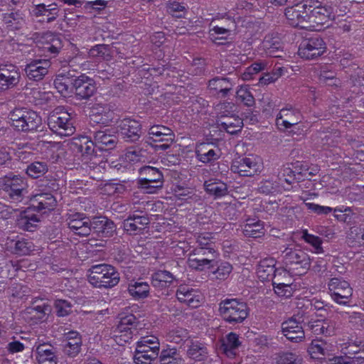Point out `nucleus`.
<instances>
[{
    "label": "nucleus",
    "mask_w": 364,
    "mask_h": 364,
    "mask_svg": "<svg viewBox=\"0 0 364 364\" xmlns=\"http://www.w3.org/2000/svg\"><path fill=\"white\" fill-rule=\"evenodd\" d=\"M66 221L70 230L75 235L86 237L91 233L90 218L85 213L78 212L70 213L68 215Z\"/></svg>",
    "instance_id": "nucleus-19"
},
{
    "label": "nucleus",
    "mask_w": 364,
    "mask_h": 364,
    "mask_svg": "<svg viewBox=\"0 0 364 364\" xmlns=\"http://www.w3.org/2000/svg\"><path fill=\"white\" fill-rule=\"evenodd\" d=\"M48 171L47 163L43 161H34L28 165L26 173L32 178H38Z\"/></svg>",
    "instance_id": "nucleus-48"
},
{
    "label": "nucleus",
    "mask_w": 364,
    "mask_h": 364,
    "mask_svg": "<svg viewBox=\"0 0 364 364\" xmlns=\"http://www.w3.org/2000/svg\"><path fill=\"white\" fill-rule=\"evenodd\" d=\"M232 83L227 77H216L209 80L208 87L221 95V97H225L228 92L232 90Z\"/></svg>",
    "instance_id": "nucleus-41"
},
{
    "label": "nucleus",
    "mask_w": 364,
    "mask_h": 364,
    "mask_svg": "<svg viewBox=\"0 0 364 364\" xmlns=\"http://www.w3.org/2000/svg\"><path fill=\"white\" fill-rule=\"evenodd\" d=\"M302 119L300 110L291 105L282 109L276 118V124L279 129L285 131L299 124Z\"/></svg>",
    "instance_id": "nucleus-14"
},
{
    "label": "nucleus",
    "mask_w": 364,
    "mask_h": 364,
    "mask_svg": "<svg viewBox=\"0 0 364 364\" xmlns=\"http://www.w3.org/2000/svg\"><path fill=\"white\" fill-rule=\"evenodd\" d=\"M196 243L197 247L195 248L208 249L209 247L215 248V244L213 241V238L210 234H200L197 237Z\"/></svg>",
    "instance_id": "nucleus-63"
},
{
    "label": "nucleus",
    "mask_w": 364,
    "mask_h": 364,
    "mask_svg": "<svg viewBox=\"0 0 364 364\" xmlns=\"http://www.w3.org/2000/svg\"><path fill=\"white\" fill-rule=\"evenodd\" d=\"M88 272V281L95 287L112 288L119 282V273L110 264L92 265Z\"/></svg>",
    "instance_id": "nucleus-1"
},
{
    "label": "nucleus",
    "mask_w": 364,
    "mask_h": 364,
    "mask_svg": "<svg viewBox=\"0 0 364 364\" xmlns=\"http://www.w3.org/2000/svg\"><path fill=\"white\" fill-rule=\"evenodd\" d=\"M146 141L156 151H165L170 148L175 140V134L171 129L162 124L151 126L148 132Z\"/></svg>",
    "instance_id": "nucleus-7"
},
{
    "label": "nucleus",
    "mask_w": 364,
    "mask_h": 364,
    "mask_svg": "<svg viewBox=\"0 0 364 364\" xmlns=\"http://www.w3.org/2000/svg\"><path fill=\"white\" fill-rule=\"evenodd\" d=\"M55 307L58 316H65L72 312L73 304L65 299H57L55 301Z\"/></svg>",
    "instance_id": "nucleus-60"
},
{
    "label": "nucleus",
    "mask_w": 364,
    "mask_h": 364,
    "mask_svg": "<svg viewBox=\"0 0 364 364\" xmlns=\"http://www.w3.org/2000/svg\"><path fill=\"white\" fill-rule=\"evenodd\" d=\"M326 50L323 38L315 36L304 40L298 50L299 55L306 60H314L321 56Z\"/></svg>",
    "instance_id": "nucleus-12"
},
{
    "label": "nucleus",
    "mask_w": 364,
    "mask_h": 364,
    "mask_svg": "<svg viewBox=\"0 0 364 364\" xmlns=\"http://www.w3.org/2000/svg\"><path fill=\"white\" fill-rule=\"evenodd\" d=\"M48 125L54 133L63 136H70L75 132L71 113L61 107H57L48 115Z\"/></svg>",
    "instance_id": "nucleus-5"
},
{
    "label": "nucleus",
    "mask_w": 364,
    "mask_h": 364,
    "mask_svg": "<svg viewBox=\"0 0 364 364\" xmlns=\"http://www.w3.org/2000/svg\"><path fill=\"white\" fill-rule=\"evenodd\" d=\"M331 346L323 340H313L308 347V353L313 359H323L329 355Z\"/></svg>",
    "instance_id": "nucleus-36"
},
{
    "label": "nucleus",
    "mask_w": 364,
    "mask_h": 364,
    "mask_svg": "<svg viewBox=\"0 0 364 364\" xmlns=\"http://www.w3.org/2000/svg\"><path fill=\"white\" fill-rule=\"evenodd\" d=\"M149 289L148 283L144 282H136L129 284L128 291L134 299H141L146 298L149 296Z\"/></svg>",
    "instance_id": "nucleus-45"
},
{
    "label": "nucleus",
    "mask_w": 364,
    "mask_h": 364,
    "mask_svg": "<svg viewBox=\"0 0 364 364\" xmlns=\"http://www.w3.org/2000/svg\"><path fill=\"white\" fill-rule=\"evenodd\" d=\"M275 260L272 258L261 260L257 268V274L262 280L275 279L277 274L287 275L284 269H275Z\"/></svg>",
    "instance_id": "nucleus-31"
},
{
    "label": "nucleus",
    "mask_w": 364,
    "mask_h": 364,
    "mask_svg": "<svg viewBox=\"0 0 364 364\" xmlns=\"http://www.w3.org/2000/svg\"><path fill=\"white\" fill-rule=\"evenodd\" d=\"M29 208L38 212L46 213L55 209L57 205V200L55 196L49 192H43L34 195L31 198Z\"/></svg>",
    "instance_id": "nucleus-24"
},
{
    "label": "nucleus",
    "mask_w": 364,
    "mask_h": 364,
    "mask_svg": "<svg viewBox=\"0 0 364 364\" xmlns=\"http://www.w3.org/2000/svg\"><path fill=\"white\" fill-rule=\"evenodd\" d=\"M50 62L47 60H32L25 67L27 77L32 80H41L48 73Z\"/></svg>",
    "instance_id": "nucleus-30"
},
{
    "label": "nucleus",
    "mask_w": 364,
    "mask_h": 364,
    "mask_svg": "<svg viewBox=\"0 0 364 364\" xmlns=\"http://www.w3.org/2000/svg\"><path fill=\"white\" fill-rule=\"evenodd\" d=\"M304 320H306V316L304 314H298L284 321L282 323L283 335L294 343L303 341L305 338Z\"/></svg>",
    "instance_id": "nucleus-10"
},
{
    "label": "nucleus",
    "mask_w": 364,
    "mask_h": 364,
    "mask_svg": "<svg viewBox=\"0 0 364 364\" xmlns=\"http://www.w3.org/2000/svg\"><path fill=\"white\" fill-rule=\"evenodd\" d=\"M285 271L294 275L305 274L311 267V259L307 253L301 249L286 247L282 252Z\"/></svg>",
    "instance_id": "nucleus-3"
},
{
    "label": "nucleus",
    "mask_w": 364,
    "mask_h": 364,
    "mask_svg": "<svg viewBox=\"0 0 364 364\" xmlns=\"http://www.w3.org/2000/svg\"><path fill=\"white\" fill-rule=\"evenodd\" d=\"M11 126L18 131L28 132L38 130L42 119L38 114L29 109H15L9 114Z\"/></svg>",
    "instance_id": "nucleus-4"
},
{
    "label": "nucleus",
    "mask_w": 364,
    "mask_h": 364,
    "mask_svg": "<svg viewBox=\"0 0 364 364\" xmlns=\"http://www.w3.org/2000/svg\"><path fill=\"white\" fill-rule=\"evenodd\" d=\"M36 360L39 364H56L57 358L53 351V347L46 343L36 348Z\"/></svg>",
    "instance_id": "nucleus-38"
},
{
    "label": "nucleus",
    "mask_w": 364,
    "mask_h": 364,
    "mask_svg": "<svg viewBox=\"0 0 364 364\" xmlns=\"http://www.w3.org/2000/svg\"><path fill=\"white\" fill-rule=\"evenodd\" d=\"M215 266H217V269L213 272V274L220 280L225 279L232 270V267L228 262H221L220 264L215 262Z\"/></svg>",
    "instance_id": "nucleus-58"
},
{
    "label": "nucleus",
    "mask_w": 364,
    "mask_h": 364,
    "mask_svg": "<svg viewBox=\"0 0 364 364\" xmlns=\"http://www.w3.org/2000/svg\"><path fill=\"white\" fill-rule=\"evenodd\" d=\"M2 21L6 27L11 31L21 29L26 23V9H10L9 12L2 14Z\"/></svg>",
    "instance_id": "nucleus-26"
},
{
    "label": "nucleus",
    "mask_w": 364,
    "mask_h": 364,
    "mask_svg": "<svg viewBox=\"0 0 364 364\" xmlns=\"http://www.w3.org/2000/svg\"><path fill=\"white\" fill-rule=\"evenodd\" d=\"M38 187L45 191V192L51 193L52 191H58L59 184L55 178L46 176L38 181Z\"/></svg>",
    "instance_id": "nucleus-62"
},
{
    "label": "nucleus",
    "mask_w": 364,
    "mask_h": 364,
    "mask_svg": "<svg viewBox=\"0 0 364 364\" xmlns=\"http://www.w3.org/2000/svg\"><path fill=\"white\" fill-rule=\"evenodd\" d=\"M282 275L277 274L275 279L272 280V285L275 294L279 296L289 298L293 296L294 288L291 283H285L282 279Z\"/></svg>",
    "instance_id": "nucleus-44"
},
{
    "label": "nucleus",
    "mask_w": 364,
    "mask_h": 364,
    "mask_svg": "<svg viewBox=\"0 0 364 364\" xmlns=\"http://www.w3.org/2000/svg\"><path fill=\"white\" fill-rule=\"evenodd\" d=\"M178 300L190 307L196 308L200 304L198 292L187 285H181L176 291Z\"/></svg>",
    "instance_id": "nucleus-34"
},
{
    "label": "nucleus",
    "mask_w": 364,
    "mask_h": 364,
    "mask_svg": "<svg viewBox=\"0 0 364 364\" xmlns=\"http://www.w3.org/2000/svg\"><path fill=\"white\" fill-rule=\"evenodd\" d=\"M220 127L230 134L240 132L243 126V120L235 114H221L217 119Z\"/></svg>",
    "instance_id": "nucleus-32"
},
{
    "label": "nucleus",
    "mask_w": 364,
    "mask_h": 364,
    "mask_svg": "<svg viewBox=\"0 0 364 364\" xmlns=\"http://www.w3.org/2000/svg\"><path fill=\"white\" fill-rule=\"evenodd\" d=\"M262 47L266 54L272 58L281 57L283 53L282 43L277 35H267L262 42Z\"/></svg>",
    "instance_id": "nucleus-35"
},
{
    "label": "nucleus",
    "mask_w": 364,
    "mask_h": 364,
    "mask_svg": "<svg viewBox=\"0 0 364 364\" xmlns=\"http://www.w3.org/2000/svg\"><path fill=\"white\" fill-rule=\"evenodd\" d=\"M302 239L304 240V241L309 244H310L314 249V252L316 253H323V250L321 246L322 244V240L318 237L315 236L314 235L308 233L307 230L303 231Z\"/></svg>",
    "instance_id": "nucleus-57"
},
{
    "label": "nucleus",
    "mask_w": 364,
    "mask_h": 364,
    "mask_svg": "<svg viewBox=\"0 0 364 364\" xmlns=\"http://www.w3.org/2000/svg\"><path fill=\"white\" fill-rule=\"evenodd\" d=\"M34 250V245L32 242L22 239L15 242L14 253L20 255H29Z\"/></svg>",
    "instance_id": "nucleus-55"
},
{
    "label": "nucleus",
    "mask_w": 364,
    "mask_h": 364,
    "mask_svg": "<svg viewBox=\"0 0 364 364\" xmlns=\"http://www.w3.org/2000/svg\"><path fill=\"white\" fill-rule=\"evenodd\" d=\"M72 77L65 75H58L54 80L53 85L58 92L63 95H66L70 92V84L71 85Z\"/></svg>",
    "instance_id": "nucleus-54"
},
{
    "label": "nucleus",
    "mask_w": 364,
    "mask_h": 364,
    "mask_svg": "<svg viewBox=\"0 0 364 364\" xmlns=\"http://www.w3.org/2000/svg\"><path fill=\"white\" fill-rule=\"evenodd\" d=\"M309 11L308 0H303L292 6L287 7L284 14L288 23L293 27L307 28L311 27Z\"/></svg>",
    "instance_id": "nucleus-9"
},
{
    "label": "nucleus",
    "mask_w": 364,
    "mask_h": 364,
    "mask_svg": "<svg viewBox=\"0 0 364 364\" xmlns=\"http://www.w3.org/2000/svg\"><path fill=\"white\" fill-rule=\"evenodd\" d=\"M74 151L81 154L82 156H91L95 151V141L90 140L87 136L75 139L73 144Z\"/></svg>",
    "instance_id": "nucleus-37"
},
{
    "label": "nucleus",
    "mask_w": 364,
    "mask_h": 364,
    "mask_svg": "<svg viewBox=\"0 0 364 364\" xmlns=\"http://www.w3.org/2000/svg\"><path fill=\"white\" fill-rule=\"evenodd\" d=\"M218 255L215 248H194L188 255L187 264L190 268L202 272L215 267Z\"/></svg>",
    "instance_id": "nucleus-6"
},
{
    "label": "nucleus",
    "mask_w": 364,
    "mask_h": 364,
    "mask_svg": "<svg viewBox=\"0 0 364 364\" xmlns=\"http://www.w3.org/2000/svg\"><path fill=\"white\" fill-rule=\"evenodd\" d=\"M38 222L39 219L35 215L31 216L25 215L19 220L18 225L24 230L33 232L36 227V223Z\"/></svg>",
    "instance_id": "nucleus-59"
},
{
    "label": "nucleus",
    "mask_w": 364,
    "mask_h": 364,
    "mask_svg": "<svg viewBox=\"0 0 364 364\" xmlns=\"http://www.w3.org/2000/svg\"><path fill=\"white\" fill-rule=\"evenodd\" d=\"M71 85L78 100H88L97 90L93 79L85 74L75 77L72 76Z\"/></svg>",
    "instance_id": "nucleus-13"
},
{
    "label": "nucleus",
    "mask_w": 364,
    "mask_h": 364,
    "mask_svg": "<svg viewBox=\"0 0 364 364\" xmlns=\"http://www.w3.org/2000/svg\"><path fill=\"white\" fill-rule=\"evenodd\" d=\"M159 352L151 350L136 348L134 361L136 364H151V362L158 358Z\"/></svg>",
    "instance_id": "nucleus-47"
},
{
    "label": "nucleus",
    "mask_w": 364,
    "mask_h": 364,
    "mask_svg": "<svg viewBox=\"0 0 364 364\" xmlns=\"http://www.w3.org/2000/svg\"><path fill=\"white\" fill-rule=\"evenodd\" d=\"M230 34V30L219 26H214L210 28L208 36L213 43H218V41L226 40L227 36Z\"/></svg>",
    "instance_id": "nucleus-53"
},
{
    "label": "nucleus",
    "mask_w": 364,
    "mask_h": 364,
    "mask_svg": "<svg viewBox=\"0 0 364 364\" xmlns=\"http://www.w3.org/2000/svg\"><path fill=\"white\" fill-rule=\"evenodd\" d=\"M207 353L206 347L198 341L191 342L187 350L188 356L196 360H203L206 357Z\"/></svg>",
    "instance_id": "nucleus-49"
},
{
    "label": "nucleus",
    "mask_w": 364,
    "mask_h": 364,
    "mask_svg": "<svg viewBox=\"0 0 364 364\" xmlns=\"http://www.w3.org/2000/svg\"><path fill=\"white\" fill-rule=\"evenodd\" d=\"M205 191L215 198L223 197L228 194V186L222 181H205L204 183Z\"/></svg>",
    "instance_id": "nucleus-46"
},
{
    "label": "nucleus",
    "mask_w": 364,
    "mask_h": 364,
    "mask_svg": "<svg viewBox=\"0 0 364 364\" xmlns=\"http://www.w3.org/2000/svg\"><path fill=\"white\" fill-rule=\"evenodd\" d=\"M160 364H182L183 358L176 348L167 347L159 355Z\"/></svg>",
    "instance_id": "nucleus-43"
},
{
    "label": "nucleus",
    "mask_w": 364,
    "mask_h": 364,
    "mask_svg": "<svg viewBox=\"0 0 364 364\" xmlns=\"http://www.w3.org/2000/svg\"><path fill=\"white\" fill-rule=\"evenodd\" d=\"M138 349L151 350H156L159 353V339L154 336L142 337L137 343Z\"/></svg>",
    "instance_id": "nucleus-52"
},
{
    "label": "nucleus",
    "mask_w": 364,
    "mask_h": 364,
    "mask_svg": "<svg viewBox=\"0 0 364 364\" xmlns=\"http://www.w3.org/2000/svg\"><path fill=\"white\" fill-rule=\"evenodd\" d=\"M149 223L150 220L147 215L137 216L134 214H129L128 218L123 221L122 226L128 234L136 235L141 233Z\"/></svg>",
    "instance_id": "nucleus-29"
},
{
    "label": "nucleus",
    "mask_w": 364,
    "mask_h": 364,
    "mask_svg": "<svg viewBox=\"0 0 364 364\" xmlns=\"http://www.w3.org/2000/svg\"><path fill=\"white\" fill-rule=\"evenodd\" d=\"M138 323L139 321L134 315H126L120 318V321L118 325L117 326L116 330L119 333H128V334H126L125 336L127 337V339H129L132 338V329H136Z\"/></svg>",
    "instance_id": "nucleus-42"
},
{
    "label": "nucleus",
    "mask_w": 364,
    "mask_h": 364,
    "mask_svg": "<svg viewBox=\"0 0 364 364\" xmlns=\"http://www.w3.org/2000/svg\"><path fill=\"white\" fill-rule=\"evenodd\" d=\"M264 224L259 220L249 218L242 226V232L245 236L250 237H259L264 235Z\"/></svg>",
    "instance_id": "nucleus-39"
},
{
    "label": "nucleus",
    "mask_w": 364,
    "mask_h": 364,
    "mask_svg": "<svg viewBox=\"0 0 364 364\" xmlns=\"http://www.w3.org/2000/svg\"><path fill=\"white\" fill-rule=\"evenodd\" d=\"M240 345L241 342L239 340L238 335L231 332L226 336V340L223 341L222 348L228 355H232L235 354L233 350Z\"/></svg>",
    "instance_id": "nucleus-50"
},
{
    "label": "nucleus",
    "mask_w": 364,
    "mask_h": 364,
    "mask_svg": "<svg viewBox=\"0 0 364 364\" xmlns=\"http://www.w3.org/2000/svg\"><path fill=\"white\" fill-rule=\"evenodd\" d=\"M139 173L141 178H139L137 183L146 193H155L163 187L164 175L159 169L144 166L139 169Z\"/></svg>",
    "instance_id": "nucleus-8"
},
{
    "label": "nucleus",
    "mask_w": 364,
    "mask_h": 364,
    "mask_svg": "<svg viewBox=\"0 0 364 364\" xmlns=\"http://www.w3.org/2000/svg\"><path fill=\"white\" fill-rule=\"evenodd\" d=\"M231 171L241 176H253L260 172V165L254 156L237 158L232 161Z\"/></svg>",
    "instance_id": "nucleus-18"
},
{
    "label": "nucleus",
    "mask_w": 364,
    "mask_h": 364,
    "mask_svg": "<svg viewBox=\"0 0 364 364\" xmlns=\"http://www.w3.org/2000/svg\"><path fill=\"white\" fill-rule=\"evenodd\" d=\"M119 131L122 137L129 142H135L141 135V127L139 122L130 118H125L119 122Z\"/></svg>",
    "instance_id": "nucleus-23"
},
{
    "label": "nucleus",
    "mask_w": 364,
    "mask_h": 364,
    "mask_svg": "<svg viewBox=\"0 0 364 364\" xmlns=\"http://www.w3.org/2000/svg\"><path fill=\"white\" fill-rule=\"evenodd\" d=\"M82 346V338L78 332L70 331L65 336L63 352L69 357L74 358L80 352Z\"/></svg>",
    "instance_id": "nucleus-33"
},
{
    "label": "nucleus",
    "mask_w": 364,
    "mask_h": 364,
    "mask_svg": "<svg viewBox=\"0 0 364 364\" xmlns=\"http://www.w3.org/2000/svg\"><path fill=\"white\" fill-rule=\"evenodd\" d=\"M89 55L94 58L109 60L112 57L110 46L106 44L96 45L90 49Z\"/></svg>",
    "instance_id": "nucleus-51"
},
{
    "label": "nucleus",
    "mask_w": 364,
    "mask_h": 364,
    "mask_svg": "<svg viewBox=\"0 0 364 364\" xmlns=\"http://www.w3.org/2000/svg\"><path fill=\"white\" fill-rule=\"evenodd\" d=\"M196 156L197 159L203 163H212L221 156L220 149L212 143H200L196 146Z\"/></svg>",
    "instance_id": "nucleus-28"
},
{
    "label": "nucleus",
    "mask_w": 364,
    "mask_h": 364,
    "mask_svg": "<svg viewBox=\"0 0 364 364\" xmlns=\"http://www.w3.org/2000/svg\"><path fill=\"white\" fill-rule=\"evenodd\" d=\"M276 360L277 364H301V360L299 356L291 352L278 354Z\"/></svg>",
    "instance_id": "nucleus-61"
},
{
    "label": "nucleus",
    "mask_w": 364,
    "mask_h": 364,
    "mask_svg": "<svg viewBox=\"0 0 364 364\" xmlns=\"http://www.w3.org/2000/svg\"><path fill=\"white\" fill-rule=\"evenodd\" d=\"M328 287L331 297L335 302L342 305L350 304L353 289L348 282L334 277L328 282Z\"/></svg>",
    "instance_id": "nucleus-11"
},
{
    "label": "nucleus",
    "mask_w": 364,
    "mask_h": 364,
    "mask_svg": "<svg viewBox=\"0 0 364 364\" xmlns=\"http://www.w3.org/2000/svg\"><path fill=\"white\" fill-rule=\"evenodd\" d=\"M26 187V183L22 177L14 176L12 178L5 179L2 190L10 199L21 201L27 192Z\"/></svg>",
    "instance_id": "nucleus-16"
},
{
    "label": "nucleus",
    "mask_w": 364,
    "mask_h": 364,
    "mask_svg": "<svg viewBox=\"0 0 364 364\" xmlns=\"http://www.w3.org/2000/svg\"><path fill=\"white\" fill-rule=\"evenodd\" d=\"M304 327L315 335L331 336L334 333V323L331 319H318L306 318L304 320Z\"/></svg>",
    "instance_id": "nucleus-27"
},
{
    "label": "nucleus",
    "mask_w": 364,
    "mask_h": 364,
    "mask_svg": "<svg viewBox=\"0 0 364 364\" xmlns=\"http://www.w3.org/2000/svg\"><path fill=\"white\" fill-rule=\"evenodd\" d=\"M32 14L36 18H39V22L50 23L55 21L60 16V9L55 3L49 4L42 3L33 6Z\"/></svg>",
    "instance_id": "nucleus-22"
},
{
    "label": "nucleus",
    "mask_w": 364,
    "mask_h": 364,
    "mask_svg": "<svg viewBox=\"0 0 364 364\" xmlns=\"http://www.w3.org/2000/svg\"><path fill=\"white\" fill-rule=\"evenodd\" d=\"M18 68L13 64L0 65V90H6L15 87L20 80Z\"/></svg>",
    "instance_id": "nucleus-20"
},
{
    "label": "nucleus",
    "mask_w": 364,
    "mask_h": 364,
    "mask_svg": "<svg viewBox=\"0 0 364 364\" xmlns=\"http://www.w3.org/2000/svg\"><path fill=\"white\" fill-rule=\"evenodd\" d=\"M95 146L102 151L114 149L118 142L116 132L113 128H106L95 131L93 134Z\"/></svg>",
    "instance_id": "nucleus-21"
},
{
    "label": "nucleus",
    "mask_w": 364,
    "mask_h": 364,
    "mask_svg": "<svg viewBox=\"0 0 364 364\" xmlns=\"http://www.w3.org/2000/svg\"><path fill=\"white\" fill-rule=\"evenodd\" d=\"M237 100L243 103L247 107L255 105V99L249 89L246 87H241L236 92Z\"/></svg>",
    "instance_id": "nucleus-56"
},
{
    "label": "nucleus",
    "mask_w": 364,
    "mask_h": 364,
    "mask_svg": "<svg viewBox=\"0 0 364 364\" xmlns=\"http://www.w3.org/2000/svg\"><path fill=\"white\" fill-rule=\"evenodd\" d=\"M308 7L311 24L323 25L332 18V8L323 6L318 0H308Z\"/></svg>",
    "instance_id": "nucleus-15"
},
{
    "label": "nucleus",
    "mask_w": 364,
    "mask_h": 364,
    "mask_svg": "<svg viewBox=\"0 0 364 364\" xmlns=\"http://www.w3.org/2000/svg\"><path fill=\"white\" fill-rule=\"evenodd\" d=\"M51 310V306L48 300L36 297L33 299L31 305L26 308L25 314L28 318L38 323L46 320Z\"/></svg>",
    "instance_id": "nucleus-17"
},
{
    "label": "nucleus",
    "mask_w": 364,
    "mask_h": 364,
    "mask_svg": "<svg viewBox=\"0 0 364 364\" xmlns=\"http://www.w3.org/2000/svg\"><path fill=\"white\" fill-rule=\"evenodd\" d=\"M90 228L98 237H109L113 235L116 230L114 222L104 216L90 218Z\"/></svg>",
    "instance_id": "nucleus-25"
},
{
    "label": "nucleus",
    "mask_w": 364,
    "mask_h": 364,
    "mask_svg": "<svg viewBox=\"0 0 364 364\" xmlns=\"http://www.w3.org/2000/svg\"><path fill=\"white\" fill-rule=\"evenodd\" d=\"M188 332L186 329L182 328H176L172 330L168 333V338L171 342L175 343H180L188 338Z\"/></svg>",
    "instance_id": "nucleus-64"
},
{
    "label": "nucleus",
    "mask_w": 364,
    "mask_h": 364,
    "mask_svg": "<svg viewBox=\"0 0 364 364\" xmlns=\"http://www.w3.org/2000/svg\"><path fill=\"white\" fill-rule=\"evenodd\" d=\"M219 315L232 325L242 323L249 315L247 304L237 299H225L219 303Z\"/></svg>",
    "instance_id": "nucleus-2"
},
{
    "label": "nucleus",
    "mask_w": 364,
    "mask_h": 364,
    "mask_svg": "<svg viewBox=\"0 0 364 364\" xmlns=\"http://www.w3.org/2000/svg\"><path fill=\"white\" fill-rule=\"evenodd\" d=\"M175 279L173 275L168 271L159 270L151 277V284L157 289L162 290L168 287Z\"/></svg>",
    "instance_id": "nucleus-40"
}]
</instances>
